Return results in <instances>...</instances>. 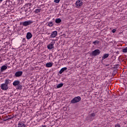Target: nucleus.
<instances>
[{
	"label": "nucleus",
	"mask_w": 127,
	"mask_h": 127,
	"mask_svg": "<svg viewBox=\"0 0 127 127\" xmlns=\"http://www.w3.org/2000/svg\"><path fill=\"white\" fill-rule=\"evenodd\" d=\"M54 44H55V42H51L50 44H49L47 46V48L48 49H53V48H54Z\"/></svg>",
	"instance_id": "obj_5"
},
{
	"label": "nucleus",
	"mask_w": 127,
	"mask_h": 127,
	"mask_svg": "<svg viewBox=\"0 0 127 127\" xmlns=\"http://www.w3.org/2000/svg\"><path fill=\"white\" fill-rule=\"evenodd\" d=\"M19 84H20V81H19V80H15L13 82V86L16 87V86H18Z\"/></svg>",
	"instance_id": "obj_11"
},
{
	"label": "nucleus",
	"mask_w": 127,
	"mask_h": 127,
	"mask_svg": "<svg viewBox=\"0 0 127 127\" xmlns=\"http://www.w3.org/2000/svg\"><path fill=\"white\" fill-rule=\"evenodd\" d=\"M81 101V97L77 96L74 97L71 101V104H76V103H79Z\"/></svg>",
	"instance_id": "obj_3"
},
{
	"label": "nucleus",
	"mask_w": 127,
	"mask_h": 127,
	"mask_svg": "<svg viewBox=\"0 0 127 127\" xmlns=\"http://www.w3.org/2000/svg\"><path fill=\"white\" fill-rule=\"evenodd\" d=\"M95 116H96V113H91L90 116V118H94Z\"/></svg>",
	"instance_id": "obj_22"
},
{
	"label": "nucleus",
	"mask_w": 127,
	"mask_h": 127,
	"mask_svg": "<svg viewBox=\"0 0 127 127\" xmlns=\"http://www.w3.org/2000/svg\"><path fill=\"white\" fill-rule=\"evenodd\" d=\"M18 127H25V125L21 122L18 124Z\"/></svg>",
	"instance_id": "obj_17"
},
{
	"label": "nucleus",
	"mask_w": 127,
	"mask_h": 127,
	"mask_svg": "<svg viewBox=\"0 0 127 127\" xmlns=\"http://www.w3.org/2000/svg\"><path fill=\"white\" fill-rule=\"evenodd\" d=\"M11 83V80L9 79H6L5 80V83L1 84L0 87L1 90L4 91H6L8 89V84Z\"/></svg>",
	"instance_id": "obj_1"
},
{
	"label": "nucleus",
	"mask_w": 127,
	"mask_h": 127,
	"mask_svg": "<svg viewBox=\"0 0 127 127\" xmlns=\"http://www.w3.org/2000/svg\"><path fill=\"white\" fill-rule=\"evenodd\" d=\"M22 41L23 43H25V42H26V40H25V38H23Z\"/></svg>",
	"instance_id": "obj_26"
},
{
	"label": "nucleus",
	"mask_w": 127,
	"mask_h": 127,
	"mask_svg": "<svg viewBox=\"0 0 127 127\" xmlns=\"http://www.w3.org/2000/svg\"><path fill=\"white\" fill-rule=\"evenodd\" d=\"M100 54H101V51L99 49H96L91 53L92 56H97V55H100Z\"/></svg>",
	"instance_id": "obj_4"
},
{
	"label": "nucleus",
	"mask_w": 127,
	"mask_h": 127,
	"mask_svg": "<svg viewBox=\"0 0 127 127\" xmlns=\"http://www.w3.org/2000/svg\"><path fill=\"white\" fill-rule=\"evenodd\" d=\"M123 52L124 53H127V47L124 48L123 50Z\"/></svg>",
	"instance_id": "obj_23"
},
{
	"label": "nucleus",
	"mask_w": 127,
	"mask_h": 127,
	"mask_svg": "<svg viewBox=\"0 0 127 127\" xmlns=\"http://www.w3.org/2000/svg\"><path fill=\"white\" fill-rule=\"evenodd\" d=\"M28 5H29L30 6V5H31V3H28Z\"/></svg>",
	"instance_id": "obj_30"
},
{
	"label": "nucleus",
	"mask_w": 127,
	"mask_h": 127,
	"mask_svg": "<svg viewBox=\"0 0 127 127\" xmlns=\"http://www.w3.org/2000/svg\"><path fill=\"white\" fill-rule=\"evenodd\" d=\"M17 89L18 90H22V85H21L20 83H19L18 85H17Z\"/></svg>",
	"instance_id": "obj_19"
},
{
	"label": "nucleus",
	"mask_w": 127,
	"mask_h": 127,
	"mask_svg": "<svg viewBox=\"0 0 127 127\" xmlns=\"http://www.w3.org/2000/svg\"><path fill=\"white\" fill-rule=\"evenodd\" d=\"M115 127H121V126L120 125V124H117L115 125Z\"/></svg>",
	"instance_id": "obj_27"
},
{
	"label": "nucleus",
	"mask_w": 127,
	"mask_h": 127,
	"mask_svg": "<svg viewBox=\"0 0 127 127\" xmlns=\"http://www.w3.org/2000/svg\"><path fill=\"white\" fill-rule=\"evenodd\" d=\"M54 24H53V22H49L48 26H49V27H52L53 26Z\"/></svg>",
	"instance_id": "obj_20"
},
{
	"label": "nucleus",
	"mask_w": 127,
	"mask_h": 127,
	"mask_svg": "<svg viewBox=\"0 0 127 127\" xmlns=\"http://www.w3.org/2000/svg\"><path fill=\"white\" fill-rule=\"evenodd\" d=\"M33 23V21L32 20H28L24 22H22L20 23V25H22L23 26H28V25H30Z\"/></svg>",
	"instance_id": "obj_2"
},
{
	"label": "nucleus",
	"mask_w": 127,
	"mask_h": 127,
	"mask_svg": "<svg viewBox=\"0 0 127 127\" xmlns=\"http://www.w3.org/2000/svg\"><path fill=\"white\" fill-rule=\"evenodd\" d=\"M53 65V63H48L46 64V66L48 68L52 67Z\"/></svg>",
	"instance_id": "obj_13"
},
{
	"label": "nucleus",
	"mask_w": 127,
	"mask_h": 127,
	"mask_svg": "<svg viewBox=\"0 0 127 127\" xmlns=\"http://www.w3.org/2000/svg\"><path fill=\"white\" fill-rule=\"evenodd\" d=\"M7 69V66L4 65L1 67L0 71L1 72H3V71L6 70Z\"/></svg>",
	"instance_id": "obj_9"
},
{
	"label": "nucleus",
	"mask_w": 127,
	"mask_h": 127,
	"mask_svg": "<svg viewBox=\"0 0 127 127\" xmlns=\"http://www.w3.org/2000/svg\"><path fill=\"white\" fill-rule=\"evenodd\" d=\"M55 2H56V3H59L60 2V0H55Z\"/></svg>",
	"instance_id": "obj_25"
},
{
	"label": "nucleus",
	"mask_w": 127,
	"mask_h": 127,
	"mask_svg": "<svg viewBox=\"0 0 127 127\" xmlns=\"http://www.w3.org/2000/svg\"><path fill=\"white\" fill-rule=\"evenodd\" d=\"M57 34H58V32H57V31H53L50 35V38H54L56 37V36H57Z\"/></svg>",
	"instance_id": "obj_7"
},
{
	"label": "nucleus",
	"mask_w": 127,
	"mask_h": 127,
	"mask_svg": "<svg viewBox=\"0 0 127 127\" xmlns=\"http://www.w3.org/2000/svg\"><path fill=\"white\" fill-rule=\"evenodd\" d=\"M99 43H100V41L98 40L93 42V44H94V45H96V44H99Z\"/></svg>",
	"instance_id": "obj_21"
},
{
	"label": "nucleus",
	"mask_w": 127,
	"mask_h": 127,
	"mask_svg": "<svg viewBox=\"0 0 127 127\" xmlns=\"http://www.w3.org/2000/svg\"><path fill=\"white\" fill-rule=\"evenodd\" d=\"M1 1H2V0H0V3L1 2Z\"/></svg>",
	"instance_id": "obj_33"
},
{
	"label": "nucleus",
	"mask_w": 127,
	"mask_h": 127,
	"mask_svg": "<svg viewBox=\"0 0 127 127\" xmlns=\"http://www.w3.org/2000/svg\"><path fill=\"white\" fill-rule=\"evenodd\" d=\"M116 31H117V30H116L115 29L112 30L113 33H115L116 32Z\"/></svg>",
	"instance_id": "obj_28"
},
{
	"label": "nucleus",
	"mask_w": 127,
	"mask_h": 127,
	"mask_svg": "<svg viewBox=\"0 0 127 127\" xmlns=\"http://www.w3.org/2000/svg\"><path fill=\"white\" fill-rule=\"evenodd\" d=\"M61 21H62V20L60 18H57L55 20L56 23H58V24L60 23V22H61Z\"/></svg>",
	"instance_id": "obj_16"
},
{
	"label": "nucleus",
	"mask_w": 127,
	"mask_h": 127,
	"mask_svg": "<svg viewBox=\"0 0 127 127\" xmlns=\"http://www.w3.org/2000/svg\"><path fill=\"white\" fill-rule=\"evenodd\" d=\"M22 74H23V72L22 71H16L15 73V76L16 77H20L22 76Z\"/></svg>",
	"instance_id": "obj_8"
},
{
	"label": "nucleus",
	"mask_w": 127,
	"mask_h": 127,
	"mask_svg": "<svg viewBox=\"0 0 127 127\" xmlns=\"http://www.w3.org/2000/svg\"><path fill=\"white\" fill-rule=\"evenodd\" d=\"M40 12V9H36L35 10V13H38L39 12Z\"/></svg>",
	"instance_id": "obj_24"
},
{
	"label": "nucleus",
	"mask_w": 127,
	"mask_h": 127,
	"mask_svg": "<svg viewBox=\"0 0 127 127\" xmlns=\"http://www.w3.org/2000/svg\"><path fill=\"white\" fill-rule=\"evenodd\" d=\"M5 119H6L5 120H6V119H8V117H7V116H6Z\"/></svg>",
	"instance_id": "obj_29"
},
{
	"label": "nucleus",
	"mask_w": 127,
	"mask_h": 127,
	"mask_svg": "<svg viewBox=\"0 0 127 127\" xmlns=\"http://www.w3.org/2000/svg\"><path fill=\"white\" fill-rule=\"evenodd\" d=\"M109 54H104L102 58V61H103V60H105V59L108 58L109 57Z\"/></svg>",
	"instance_id": "obj_12"
},
{
	"label": "nucleus",
	"mask_w": 127,
	"mask_h": 127,
	"mask_svg": "<svg viewBox=\"0 0 127 127\" xmlns=\"http://www.w3.org/2000/svg\"><path fill=\"white\" fill-rule=\"evenodd\" d=\"M64 85V84L63 83H60V84H58V85L57 86V89H59L60 88H62V87H63Z\"/></svg>",
	"instance_id": "obj_18"
},
{
	"label": "nucleus",
	"mask_w": 127,
	"mask_h": 127,
	"mask_svg": "<svg viewBox=\"0 0 127 127\" xmlns=\"http://www.w3.org/2000/svg\"><path fill=\"white\" fill-rule=\"evenodd\" d=\"M42 127H46V126H43Z\"/></svg>",
	"instance_id": "obj_32"
},
{
	"label": "nucleus",
	"mask_w": 127,
	"mask_h": 127,
	"mask_svg": "<svg viewBox=\"0 0 127 127\" xmlns=\"http://www.w3.org/2000/svg\"><path fill=\"white\" fill-rule=\"evenodd\" d=\"M75 5L77 7L81 6V5H83V1H82V0H81L76 1V3H75Z\"/></svg>",
	"instance_id": "obj_6"
},
{
	"label": "nucleus",
	"mask_w": 127,
	"mask_h": 127,
	"mask_svg": "<svg viewBox=\"0 0 127 127\" xmlns=\"http://www.w3.org/2000/svg\"><path fill=\"white\" fill-rule=\"evenodd\" d=\"M106 66H110V64H107L106 65Z\"/></svg>",
	"instance_id": "obj_31"
},
{
	"label": "nucleus",
	"mask_w": 127,
	"mask_h": 127,
	"mask_svg": "<svg viewBox=\"0 0 127 127\" xmlns=\"http://www.w3.org/2000/svg\"><path fill=\"white\" fill-rule=\"evenodd\" d=\"M32 37V34H31V33L28 32L26 35V38L28 40H29Z\"/></svg>",
	"instance_id": "obj_10"
},
{
	"label": "nucleus",
	"mask_w": 127,
	"mask_h": 127,
	"mask_svg": "<svg viewBox=\"0 0 127 127\" xmlns=\"http://www.w3.org/2000/svg\"><path fill=\"white\" fill-rule=\"evenodd\" d=\"M66 70H67V67H63L59 71V74H62V73H63V72H64V71H66Z\"/></svg>",
	"instance_id": "obj_14"
},
{
	"label": "nucleus",
	"mask_w": 127,
	"mask_h": 127,
	"mask_svg": "<svg viewBox=\"0 0 127 127\" xmlns=\"http://www.w3.org/2000/svg\"><path fill=\"white\" fill-rule=\"evenodd\" d=\"M9 117L8 118H7L6 119H4V121L5 122L6 121H8V120H11V119H13V118H14V116H13V115L12 116H9Z\"/></svg>",
	"instance_id": "obj_15"
}]
</instances>
